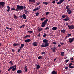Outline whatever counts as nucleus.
I'll return each instance as SVG.
<instances>
[{
	"label": "nucleus",
	"mask_w": 74,
	"mask_h": 74,
	"mask_svg": "<svg viewBox=\"0 0 74 74\" xmlns=\"http://www.w3.org/2000/svg\"><path fill=\"white\" fill-rule=\"evenodd\" d=\"M74 25H71V26L70 25H68V27H69V29H74Z\"/></svg>",
	"instance_id": "423d86ee"
},
{
	"label": "nucleus",
	"mask_w": 74,
	"mask_h": 74,
	"mask_svg": "<svg viewBox=\"0 0 74 74\" xmlns=\"http://www.w3.org/2000/svg\"><path fill=\"white\" fill-rule=\"evenodd\" d=\"M65 69L66 70H67V69H68V67L67 66L65 67Z\"/></svg>",
	"instance_id": "13d9d810"
},
{
	"label": "nucleus",
	"mask_w": 74,
	"mask_h": 74,
	"mask_svg": "<svg viewBox=\"0 0 74 74\" xmlns=\"http://www.w3.org/2000/svg\"><path fill=\"white\" fill-rule=\"evenodd\" d=\"M73 63H71L69 64V66H71L72 65Z\"/></svg>",
	"instance_id": "a19ab883"
},
{
	"label": "nucleus",
	"mask_w": 74,
	"mask_h": 74,
	"mask_svg": "<svg viewBox=\"0 0 74 74\" xmlns=\"http://www.w3.org/2000/svg\"><path fill=\"white\" fill-rule=\"evenodd\" d=\"M9 63L10 64V65H13V63H12V61H10L9 62Z\"/></svg>",
	"instance_id": "f704fd0d"
},
{
	"label": "nucleus",
	"mask_w": 74,
	"mask_h": 74,
	"mask_svg": "<svg viewBox=\"0 0 74 74\" xmlns=\"http://www.w3.org/2000/svg\"><path fill=\"white\" fill-rule=\"evenodd\" d=\"M20 18H23V16H22L21 15L20 16Z\"/></svg>",
	"instance_id": "052dcab7"
},
{
	"label": "nucleus",
	"mask_w": 74,
	"mask_h": 74,
	"mask_svg": "<svg viewBox=\"0 0 74 74\" xmlns=\"http://www.w3.org/2000/svg\"><path fill=\"white\" fill-rule=\"evenodd\" d=\"M30 37V36H29V35H27L25 36H24L23 37V39H26L28 37Z\"/></svg>",
	"instance_id": "4468645a"
},
{
	"label": "nucleus",
	"mask_w": 74,
	"mask_h": 74,
	"mask_svg": "<svg viewBox=\"0 0 74 74\" xmlns=\"http://www.w3.org/2000/svg\"><path fill=\"white\" fill-rule=\"evenodd\" d=\"M21 49H22V48H20V49H18V53L20 52V51L21 50Z\"/></svg>",
	"instance_id": "e433bc0d"
},
{
	"label": "nucleus",
	"mask_w": 74,
	"mask_h": 74,
	"mask_svg": "<svg viewBox=\"0 0 74 74\" xmlns=\"http://www.w3.org/2000/svg\"><path fill=\"white\" fill-rule=\"evenodd\" d=\"M38 43L36 42H34L32 43V45L34 46H37Z\"/></svg>",
	"instance_id": "f8f14e48"
},
{
	"label": "nucleus",
	"mask_w": 74,
	"mask_h": 74,
	"mask_svg": "<svg viewBox=\"0 0 74 74\" xmlns=\"http://www.w3.org/2000/svg\"><path fill=\"white\" fill-rule=\"evenodd\" d=\"M70 18H69V17L67 16H66V18L64 19V21H69Z\"/></svg>",
	"instance_id": "ddd939ff"
},
{
	"label": "nucleus",
	"mask_w": 74,
	"mask_h": 74,
	"mask_svg": "<svg viewBox=\"0 0 74 74\" xmlns=\"http://www.w3.org/2000/svg\"><path fill=\"white\" fill-rule=\"evenodd\" d=\"M47 36V34H44V35H43V37H45Z\"/></svg>",
	"instance_id": "4c0bfd02"
},
{
	"label": "nucleus",
	"mask_w": 74,
	"mask_h": 74,
	"mask_svg": "<svg viewBox=\"0 0 74 74\" xmlns=\"http://www.w3.org/2000/svg\"><path fill=\"white\" fill-rule=\"evenodd\" d=\"M49 12H46V15H47L49 14Z\"/></svg>",
	"instance_id": "de8ad7c7"
},
{
	"label": "nucleus",
	"mask_w": 74,
	"mask_h": 74,
	"mask_svg": "<svg viewBox=\"0 0 74 74\" xmlns=\"http://www.w3.org/2000/svg\"><path fill=\"white\" fill-rule=\"evenodd\" d=\"M13 17H14V18L18 19V16H15V15H14Z\"/></svg>",
	"instance_id": "c756f323"
},
{
	"label": "nucleus",
	"mask_w": 74,
	"mask_h": 74,
	"mask_svg": "<svg viewBox=\"0 0 74 74\" xmlns=\"http://www.w3.org/2000/svg\"><path fill=\"white\" fill-rule=\"evenodd\" d=\"M61 32H62V33H64L66 32V30L65 29H63L61 30Z\"/></svg>",
	"instance_id": "a878e982"
},
{
	"label": "nucleus",
	"mask_w": 74,
	"mask_h": 74,
	"mask_svg": "<svg viewBox=\"0 0 74 74\" xmlns=\"http://www.w3.org/2000/svg\"><path fill=\"white\" fill-rule=\"evenodd\" d=\"M25 10V14H27V13L28 11L27 10Z\"/></svg>",
	"instance_id": "72a5a7b5"
},
{
	"label": "nucleus",
	"mask_w": 74,
	"mask_h": 74,
	"mask_svg": "<svg viewBox=\"0 0 74 74\" xmlns=\"http://www.w3.org/2000/svg\"><path fill=\"white\" fill-rule=\"evenodd\" d=\"M5 4V3L4 2H0V6H4Z\"/></svg>",
	"instance_id": "1a4fd4ad"
},
{
	"label": "nucleus",
	"mask_w": 74,
	"mask_h": 74,
	"mask_svg": "<svg viewBox=\"0 0 74 74\" xmlns=\"http://www.w3.org/2000/svg\"><path fill=\"white\" fill-rule=\"evenodd\" d=\"M69 6L67 5L66 6V9L65 10H66V12H68L69 14H70L72 13L71 10H70V8H69Z\"/></svg>",
	"instance_id": "7ed1b4c3"
},
{
	"label": "nucleus",
	"mask_w": 74,
	"mask_h": 74,
	"mask_svg": "<svg viewBox=\"0 0 74 74\" xmlns=\"http://www.w3.org/2000/svg\"><path fill=\"white\" fill-rule=\"evenodd\" d=\"M57 29V27H54L51 29L53 31H56Z\"/></svg>",
	"instance_id": "a211bd4d"
},
{
	"label": "nucleus",
	"mask_w": 74,
	"mask_h": 74,
	"mask_svg": "<svg viewBox=\"0 0 74 74\" xmlns=\"http://www.w3.org/2000/svg\"><path fill=\"white\" fill-rule=\"evenodd\" d=\"M18 10H20L18 9H15L14 8H11V10L13 11H18Z\"/></svg>",
	"instance_id": "dca6fc26"
},
{
	"label": "nucleus",
	"mask_w": 74,
	"mask_h": 74,
	"mask_svg": "<svg viewBox=\"0 0 74 74\" xmlns=\"http://www.w3.org/2000/svg\"><path fill=\"white\" fill-rule=\"evenodd\" d=\"M7 29L12 30V28H10V29Z\"/></svg>",
	"instance_id": "69168bd1"
},
{
	"label": "nucleus",
	"mask_w": 74,
	"mask_h": 74,
	"mask_svg": "<svg viewBox=\"0 0 74 74\" xmlns=\"http://www.w3.org/2000/svg\"><path fill=\"white\" fill-rule=\"evenodd\" d=\"M64 25H65L66 26H68V25L69 24H68V23H65L64 24Z\"/></svg>",
	"instance_id": "864d4df0"
},
{
	"label": "nucleus",
	"mask_w": 74,
	"mask_h": 74,
	"mask_svg": "<svg viewBox=\"0 0 74 74\" xmlns=\"http://www.w3.org/2000/svg\"><path fill=\"white\" fill-rule=\"evenodd\" d=\"M25 22H27V19L25 20Z\"/></svg>",
	"instance_id": "4d7b16f0"
},
{
	"label": "nucleus",
	"mask_w": 74,
	"mask_h": 74,
	"mask_svg": "<svg viewBox=\"0 0 74 74\" xmlns=\"http://www.w3.org/2000/svg\"><path fill=\"white\" fill-rule=\"evenodd\" d=\"M22 17H23V18L25 19H26V15L25 14H23V16H22Z\"/></svg>",
	"instance_id": "aec40b11"
},
{
	"label": "nucleus",
	"mask_w": 74,
	"mask_h": 74,
	"mask_svg": "<svg viewBox=\"0 0 74 74\" xmlns=\"http://www.w3.org/2000/svg\"><path fill=\"white\" fill-rule=\"evenodd\" d=\"M40 8H41V7H40V6H39L37 8H36L34 9H33V10H32V12H34V11H36V10H39L40 9Z\"/></svg>",
	"instance_id": "0eeeda50"
},
{
	"label": "nucleus",
	"mask_w": 74,
	"mask_h": 74,
	"mask_svg": "<svg viewBox=\"0 0 74 74\" xmlns=\"http://www.w3.org/2000/svg\"><path fill=\"white\" fill-rule=\"evenodd\" d=\"M61 45H64V43H61Z\"/></svg>",
	"instance_id": "680f3d73"
},
{
	"label": "nucleus",
	"mask_w": 74,
	"mask_h": 74,
	"mask_svg": "<svg viewBox=\"0 0 74 74\" xmlns=\"http://www.w3.org/2000/svg\"><path fill=\"white\" fill-rule=\"evenodd\" d=\"M51 74H57L56 72L55 71H53L51 72Z\"/></svg>",
	"instance_id": "5701e85b"
},
{
	"label": "nucleus",
	"mask_w": 74,
	"mask_h": 74,
	"mask_svg": "<svg viewBox=\"0 0 74 74\" xmlns=\"http://www.w3.org/2000/svg\"><path fill=\"white\" fill-rule=\"evenodd\" d=\"M1 45H2V44H1V43H0V47L1 46Z\"/></svg>",
	"instance_id": "774afa93"
},
{
	"label": "nucleus",
	"mask_w": 74,
	"mask_h": 74,
	"mask_svg": "<svg viewBox=\"0 0 74 74\" xmlns=\"http://www.w3.org/2000/svg\"><path fill=\"white\" fill-rule=\"evenodd\" d=\"M20 45V43H14L13 45V47H16L17 46H19Z\"/></svg>",
	"instance_id": "2eb2a0df"
},
{
	"label": "nucleus",
	"mask_w": 74,
	"mask_h": 74,
	"mask_svg": "<svg viewBox=\"0 0 74 74\" xmlns=\"http://www.w3.org/2000/svg\"><path fill=\"white\" fill-rule=\"evenodd\" d=\"M7 8H8V9L7 10V11L8 12H9V11H10V7L8 6H7Z\"/></svg>",
	"instance_id": "cd10ccee"
},
{
	"label": "nucleus",
	"mask_w": 74,
	"mask_h": 74,
	"mask_svg": "<svg viewBox=\"0 0 74 74\" xmlns=\"http://www.w3.org/2000/svg\"><path fill=\"white\" fill-rule=\"evenodd\" d=\"M22 73V71L20 70H18L17 71V73L18 74H20Z\"/></svg>",
	"instance_id": "412c9836"
},
{
	"label": "nucleus",
	"mask_w": 74,
	"mask_h": 74,
	"mask_svg": "<svg viewBox=\"0 0 74 74\" xmlns=\"http://www.w3.org/2000/svg\"><path fill=\"white\" fill-rule=\"evenodd\" d=\"M16 9L20 10H23V9H26V7L25 6H23V5H17Z\"/></svg>",
	"instance_id": "20e7f679"
},
{
	"label": "nucleus",
	"mask_w": 74,
	"mask_h": 74,
	"mask_svg": "<svg viewBox=\"0 0 74 74\" xmlns=\"http://www.w3.org/2000/svg\"><path fill=\"white\" fill-rule=\"evenodd\" d=\"M43 43H42V45H41V47H47L49 45V43H48V40L47 39H44L43 40Z\"/></svg>",
	"instance_id": "f257e3e1"
},
{
	"label": "nucleus",
	"mask_w": 74,
	"mask_h": 74,
	"mask_svg": "<svg viewBox=\"0 0 74 74\" xmlns=\"http://www.w3.org/2000/svg\"><path fill=\"white\" fill-rule=\"evenodd\" d=\"M45 52H42V55L45 54Z\"/></svg>",
	"instance_id": "09e8293b"
},
{
	"label": "nucleus",
	"mask_w": 74,
	"mask_h": 74,
	"mask_svg": "<svg viewBox=\"0 0 74 74\" xmlns=\"http://www.w3.org/2000/svg\"><path fill=\"white\" fill-rule=\"evenodd\" d=\"M25 72H27V68L26 66H25Z\"/></svg>",
	"instance_id": "7c9ffc66"
},
{
	"label": "nucleus",
	"mask_w": 74,
	"mask_h": 74,
	"mask_svg": "<svg viewBox=\"0 0 74 74\" xmlns=\"http://www.w3.org/2000/svg\"><path fill=\"white\" fill-rule=\"evenodd\" d=\"M53 44L54 45H56V42H53Z\"/></svg>",
	"instance_id": "5fc2aeb1"
},
{
	"label": "nucleus",
	"mask_w": 74,
	"mask_h": 74,
	"mask_svg": "<svg viewBox=\"0 0 74 74\" xmlns=\"http://www.w3.org/2000/svg\"><path fill=\"white\" fill-rule=\"evenodd\" d=\"M43 4H44L46 5H47L48 4V3H47V2H43Z\"/></svg>",
	"instance_id": "58836bf2"
},
{
	"label": "nucleus",
	"mask_w": 74,
	"mask_h": 74,
	"mask_svg": "<svg viewBox=\"0 0 74 74\" xmlns=\"http://www.w3.org/2000/svg\"><path fill=\"white\" fill-rule=\"evenodd\" d=\"M56 58H55V59H54V61H56Z\"/></svg>",
	"instance_id": "338daca9"
},
{
	"label": "nucleus",
	"mask_w": 74,
	"mask_h": 74,
	"mask_svg": "<svg viewBox=\"0 0 74 74\" xmlns=\"http://www.w3.org/2000/svg\"><path fill=\"white\" fill-rule=\"evenodd\" d=\"M71 34H67V35L68 36H68V37L71 36Z\"/></svg>",
	"instance_id": "49530a36"
},
{
	"label": "nucleus",
	"mask_w": 74,
	"mask_h": 74,
	"mask_svg": "<svg viewBox=\"0 0 74 74\" xmlns=\"http://www.w3.org/2000/svg\"><path fill=\"white\" fill-rule=\"evenodd\" d=\"M21 45V46L20 47V48L22 49L23 48V47H24V46H25V45L23 44H22L21 45Z\"/></svg>",
	"instance_id": "4be33fe9"
},
{
	"label": "nucleus",
	"mask_w": 74,
	"mask_h": 74,
	"mask_svg": "<svg viewBox=\"0 0 74 74\" xmlns=\"http://www.w3.org/2000/svg\"><path fill=\"white\" fill-rule=\"evenodd\" d=\"M12 52H15V50H14V49H12Z\"/></svg>",
	"instance_id": "6e6d98bb"
},
{
	"label": "nucleus",
	"mask_w": 74,
	"mask_h": 74,
	"mask_svg": "<svg viewBox=\"0 0 74 74\" xmlns=\"http://www.w3.org/2000/svg\"><path fill=\"white\" fill-rule=\"evenodd\" d=\"M61 56H64V52H61Z\"/></svg>",
	"instance_id": "b1692460"
},
{
	"label": "nucleus",
	"mask_w": 74,
	"mask_h": 74,
	"mask_svg": "<svg viewBox=\"0 0 74 74\" xmlns=\"http://www.w3.org/2000/svg\"><path fill=\"white\" fill-rule=\"evenodd\" d=\"M71 60H73V58H71Z\"/></svg>",
	"instance_id": "e2e57ef3"
},
{
	"label": "nucleus",
	"mask_w": 74,
	"mask_h": 74,
	"mask_svg": "<svg viewBox=\"0 0 74 74\" xmlns=\"http://www.w3.org/2000/svg\"><path fill=\"white\" fill-rule=\"evenodd\" d=\"M29 2L34 3V2H35V0H29Z\"/></svg>",
	"instance_id": "bb28decb"
},
{
	"label": "nucleus",
	"mask_w": 74,
	"mask_h": 74,
	"mask_svg": "<svg viewBox=\"0 0 74 74\" xmlns=\"http://www.w3.org/2000/svg\"><path fill=\"white\" fill-rule=\"evenodd\" d=\"M45 19V17H44V18H40V20L41 21H43V20H44Z\"/></svg>",
	"instance_id": "c85d7f7f"
},
{
	"label": "nucleus",
	"mask_w": 74,
	"mask_h": 74,
	"mask_svg": "<svg viewBox=\"0 0 74 74\" xmlns=\"http://www.w3.org/2000/svg\"><path fill=\"white\" fill-rule=\"evenodd\" d=\"M10 29V28H8V27H6V29Z\"/></svg>",
	"instance_id": "0e129e2a"
},
{
	"label": "nucleus",
	"mask_w": 74,
	"mask_h": 74,
	"mask_svg": "<svg viewBox=\"0 0 74 74\" xmlns=\"http://www.w3.org/2000/svg\"><path fill=\"white\" fill-rule=\"evenodd\" d=\"M17 66H16V65H15L14 66H10V68H9L8 70V71H9L10 70H12V71H14L16 70V68Z\"/></svg>",
	"instance_id": "f03ea898"
},
{
	"label": "nucleus",
	"mask_w": 74,
	"mask_h": 74,
	"mask_svg": "<svg viewBox=\"0 0 74 74\" xmlns=\"http://www.w3.org/2000/svg\"><path fill=\"white\" fill-rule=\"evenodd\" d=\"M25 27V25H21L20 27V28H24Z\"/></svg>",
	"instance_id": "2f4dec72"
},
{
	"label": "nucleus",
	"mask_w": 74,
	"mask_h": 74,
	"mask_svg": "<svg viewBox=\"0 0 74 74\" xmlns=\"http://www.w3.org/2000/svg\"><path fill=\"white\" fill-rule=\"evenodd\" d=\"M39 15V13L38 12H37L36 13V14H35V16H37L38 15Z\"/></svg>",
	"instance_id": "ea45409f"
},
{
	"label": "nucleus",
	"mask_w": 74,
	"mask_h": 74,
	"mask_svg": "<svg viewBox=\"0 0 74 74\" xmlns=\"http://www.w3.org/2000/svg\"><path fill=\"white\" fill-rule=\"evenodd\" d=\"M64 0H61L60 1H59V2H57L56 3V4H61V3L64 2Z\"/></svg>",
	"instance_id": "9d476101"
},
{
	"label": "nucleus",
	"mask_w": 74,
	"mask_h": 74,
	"mask_svg": "<svg viewBox=\"0 0 74 74\" xmlns=\"http://www.w3.org/2000/svg\"><path fill=\"white\" fill-rule=\"evenodd\" d=\"M28 33H32L33 32V31H28Z\"/></svg>",
	"instance_id": "8fccbe9b"
},
{
	"label": "nucleus",
	"mask_w": 74,
	"mask_h": 74,
	"mask_svg": "<svg viewBox=\"0 0 74 74\" xmlns=\"http://www.w3.org/2000/svg\"><path fill=\"white\" fill-rule=\"evenodd\" d=\"M42 56H39L38 58V59H40L41 58H42Z\"/></svg>",
	"instance_id": "c9c22d12"
},
{
	"label": "nucleus",
	"mask_w": 74,
	"mask_h": 74,
	"mask_svg": "<svg viewBox=\"0 0 74 74\" xmlns=\"http://www.w3.org/2000/svg\"><path fill=\"white\" fill-rule=\"evenodd\" d=\"M37 30H38L39 32H40L42 30V28L41 27L39 28L38 27V28H37Z\"/></svg>",
	"instance_id": "6ab92c4d"
},
{
	"label": "nucleus",
	"mask_w": 74,
	"mask_h": 74,
	"mask_svg": "<svg viewBox=\"0 0 74 74\" xmlns=\"http://www.w3.org/2000/svg\"><path fill=\"white\" fill-rule=\"evenodd\" d=\"M55 3H56V2L55 1H52V3L53 4H54Z\"/></svg>",
	"instance_id": "603ef678"
},
{
	"label": "nucleus",
	"mask_w": 74,
	"mask_h": 74,
	"mask_svg": "<svg viewBox=\"0 0 74 74\" xmlns=\"http://www.w3.org/2000/svg\"><path fill=\"white\" fill-rule=\"evenodd\" d=\"M51 49L52 50V52H56V51H55V50H56V48H55L54 49L51 48Z\"/></svg>",
	"instance_id": "393cba45"
},
{
	"label": "nucleus",
	"mask_w": 74,
	"mask_h": 74,
	"mask_svg": "<svg viewBox=\"0 0 74 74\" xmlns=\"http://www.w3.org/2000/svg\"><path fill=\"white\" fill-rule=\"evenodd\" d=\"M31 41L30 39H26L25 40V42H29Z\"/></svg>",
	"instance_id": "f3484780"
},
{
	"label": "nucleus",
	"mask_w": 74,
	"mask_h": 74,
	"mask_svg": "<svg viewBox=\"0 0 74 74\" xmlns=\"http://www.w3.org/2000/svg\"><path fill=\"white\" fill-rule=\"evenodd\" d=\"M74 40V38H69V42L71 43Z\"/></svg>",
	"instance_id": "6e6552de"
},
{
	"label": "nucleus",
	"mask_w": 74,
	"mask_h": 74,
	"mask_svg": "<svg viewBox=\"0 0 74 74\" xmlns=\"http://www.w3.org/2000/svg\"><path fill=\"white\" fill-rule=\"evenodd\" d=\"M48 21V19L47 18L46 20H45V21H44L42 22V25H41V27H45V26L46 25V24L47 23V22Z\"/></svg>",
	"instance_id": "39448f33"
},
{
	"label": "nucleus",
	"mask_w": 74,
	"mask_h": 74,
	"mask_svg": "<svg viewBox=\"0 0 74 74\" xmlns=\"http://www.w3.org/2000/svg\"><path fill=\"white\" fill-rule=\"evenodd\" d=\"M69 60H65V62L66 63H67L69 62Z\"/></svg>",
	"instance_id": "79ce46f5"
},
{
	"label": "nucleus",
	"mask_w": 74,
	"mask_h": 74,
	"mask_svg": "<svg viewBox=\"0 0 74 74\" xmlns=\"http://www.w3.org/2000/svg\"><path fill=\"white\" fill-rule=\"evenodd\" d=\"M35 66H36V69H39L40 68V66H39L38 64H36L35 65Z\"/></svg>",
	"instance_id": "9b49d317"
},
{
	"label": "nucleus",
	"mask_w": 74,
	"mask_h": 74,
	"mask_svg": "<svg viewBox=\"0 0 74 74\" xmlns=\"http://www.w3.org/2000/svg\"><path fill=\"white\" fill-rule=\"evenodd\" d=\"M49 28L48 27H47L46 28H45V30H48L49 29Z\"/></svg>",
	"instance_id": "37998d69"
},
{
	"label": "nucleus",
	"mask_w": 74,
	"mask_h": 74,
	"mask_svg": "<svg viewBox=\"0 0 74 74\" xmlns=\"http://www.w3.org/2000/svg\"><path fill=\"white\" fill-rule=\"evenodd\" d=\"M39 4H40V3H39V2H37L36 3V5H39Z\"/></svg>",
	"instance_id": "a18cd8bd"
},
{
	"label": "nucleus",
	"mask_w": 74,
	"mask_h": 74,
	"mask_svg": "<svg viewBox=\"0 0 74 74\" xmlns=\"http://www.w3.org/2000/svg\"><path fill=\"white\" fill-rule=\"evenodd\" d=\"M69 68L71 69L74 68V66H69Z\"/></svg>",
	"instance_id": "473e14b6"
},
{
	"label": "nucleus",
	"mask_w": 74,
	"mask_h": 74,
	"mask_svg": "<svg viewBox=\"0 0 74 74\" xmlns=\"http://www.w3.org/2000/svg\"><path fill=\"white\" fill-rule=\"evenodd\" d=\"M40 33H39L38 35H37V36L40 37Z\"/></svg>",
	"instance_id": "3c124183"
},
{
	"label": "nucleus",
	"mask_w": 74,
	"mask_h": 74,
	"mask_svg": "<svg viewBox=\"0 0 74 74\" xmlns=\"http://www.w3.org/2000/svg\"><path fill=\"white\" fill-rule=\"evenodd\" d=\"M66 16L65 15H62V18H64L66 17Z\"/></svg>",
	"instance_id": "c03bdc74"
},
{
	"label": "nucleus",
	"mask_w": 74,
	"mask_h": 74,
	"mask_svg": "<svg viewBox=\"0 0 74 74\" xmlns=\"http://www.w3.org/2000/svg\"><path fill=\"white\" fill-rule=\"evenodd\" d=\"M61 47V45H58V47Z\"/></svg>",
	"instance_id": "bf43d9fd"
}]
</instances>
